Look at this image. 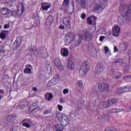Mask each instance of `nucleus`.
Returning <instances> with one entry per match:
<instances>
[{
    "instance_id": "1",
    "label": "nucleus",
    "mask_w": 131,
    "mask_h": 131,
    "mask_svg": "<svg viewBox=\"0 0 131 131\" xmlns=\"http://www.w3.org/2000/svg\"><path fill=\"white\" fill-rule=\"evenodd\" d=\"M25 11L24 6L23 4L20 3L18 5L17 12V11H11L10 9L8 8H2L1 9V13L3 15H7V17L10 16H14L15 17H20Z\"/></svg>"
},
{
    "instance_id": "36",
    "label": "nucleus",
    "mask_w": 131,
    "mask_h": 131,
    "mask_svg": "<svg viewBox=\"0 0 131 131\" xmlns=\"http://www.w3.org/2000/svg\"><path fill=\"white\" fill-rule=\"evenodd\" d=\"M10 131H18V127L14 126L11 129Z\"/></svg>"
},
{
    "instance_id": "42",
    "label": "nucleus",
    "mask_w": 131,
    "mask_h": 131,
    "mask_svg": "<svg viewBox=\"0 0 131 131\" xmlns=\"http://www.w3.org/2000/svg\"><path fill=\"white\" fill-rule=\"evenodd\" d=\"M60 103H61V104H64V103H65V100H64L63 98H61L60 100Z\"/></svg>"
},
{
    "instance_id": "12",
    "label": "nucleus",
    "mask_w": 131,
    "mask_h": 131,
    "mask_svg": "<svg viewBox=\"0 0 131 131\" xmlns=\"http://www.w3.org/2000/svg\"><path fill=\"white\" fill-rule=\"evenodd\" d=\"M80 68L81 70H82L83 73L84 75H85L88 72H89V70H90V65L88 64H83Z\"/></svg>"
},
{
    "instance_id": "40",
    "label": "nucleus",
    "mask_w": 131,
    "mask_h": 131,
    "mask_svg": "<svg viewBox=\"0 0 131 131\" xmlns=\"http://www.w3.org/2000/svg\"><path fill=\"white\" fill-rule=\"evenodd\" d=\"M86 17V14L85 13H82L81 15V18L82 19H85V17Z\"/></svg>"
},
{
    "instance_id": "20",
    "label": "nucleus",
    "mask_w": 131,
    "mask_h": 131,
    "mask_svg": "<svg viewBox=\"0 0 131 131\" xmlns=\"http://www.w3.org/2000/svg\"><path fill=\"white\" fill-rule=\"evenodd\" d=\"M53 129L55 131H63V125L61 124H57L53 127Z\"/></svg>"
},
{
    "instance_id": "52",
    "label": "nucleus",
    "mask_w": 131,
    "mask_h": 131,
    "mask_svg": "<svg viewBox=\"0 0 131 131\" xmlns=\"http://www.w3.org/2000/svg\"><path fill=\"white\" fill-rule=\"evenodd\" d=\"M2 27V26H0V28Z\"/></svg>"
},
{
    "instance_id": "7",
    "label": "nucleus",
    "mask_w": 131,
    "mask_h": 131,
    "mask_svg": "<svg viewBox=\"0 0 131 131\" xmlns=\"http://www.w3.org/2000/svg\"><path fill=\"white\" fill-rule=\"evenodd\" d=\"M113 100H110L107 101H105L101 102L99 104V107L101 109H104V108H106V107H109V106H111L112 104H113Z\"/></svg>"
},
{
    "instance_id": "34",
    "label": "nucleus",
    "mask_w": 131,
    "mask_h": 131,
    "mask_svg": "<svg viewBox=\"0 0 131 131\" xmlns=\"http://www.w3.org/2000/svg\"><path fill=\"white\" fill-rule=\"evenodd\" d=\"M62 93L63 95H66L69 93V90L68 89H64L63 90Z\"/></svg>"
},
{
    "instance_id": "19",
    "label": "nucleus",
    "mask_w": 131,
    "mask_h": 131,
    "mask_svg": "<svg viewBox=\"0 0 131 131\" xmlns=\"http://www.w3.org/2000/svg\"><path fill=\"white\" fill-rule=\"evenodd\" d=\"M104 70V68L100 64H98L95 68V72L101 73Z\"/></svg>"
},
{
    "instance_id": "48",
    "label": "nucleus",
    "mask_w": 131,
    "mask_h": 131,
    "mask_svg": "<svg viewBox=\"0 0 131 131\" xmlns=\"http://www.w3.org/2000/svg\"><path fill=\"white\" fill-rule=\"evenodd\" d=\"M59 28H60V29H64V27L63 25H60Z\"/></svg>"
},
{
    "instance_id": "9",
    "label": "nucleus",
    "mask_w": 131,
    "mask_h": 131,
    "mask_svg": "<svg viewBox=\"0 0 131 131\" xmlns=\"http://www.w3.org/2000/svg\"><path fill=\"white\" fill-rule=\"evenodd\" d=\"M16 116L15 115H11L6 117V118L4 119V122L6 123H9V122H11V121H14L15 119L16 118Z\"/></svg>"
},
{
    "instance_id": "4",
    "label": "nucleus",
    "mask_w": 131,
    "mask_h": 131,
    "mask_svg": "<svg viewBox=\"0 0 131 131\" xmlns=\"http://www.w3.org/2000/svg\"><path fill=\"white\" fill-rule=\"evenodd\" d=\"M56 116L58 119L60 121L63 120L66 124H69L70 122V118H69V116H66V114L62 113H58L57 114Z\"/></svg>"
},
{
    "instance_id": "47",
    "label": "nucleus",
    "mask_w": 131,
    "mask_h": 131,
    "mask_svg": "<svg viewBox=\"0 0 131 131\" xmlns=\"http://www.w3.org/2000/svg\"><path fill=\"white\" fill-rule=\"evenodd\" d=\"M32 90L34 91L35 92L37 91V88H36V87H34L32 88Z\"/></svg>"
},
{
    "instance_id": "17",
    "label": "nucleus",
    "mask_w": 131,
    "mask_h": 131,
    "mask_svg": "<svg viewBox=\"0 0 131 131\" xmlns=\"http://www.w3.org/2000/svg\"><path fill=\"white\" fill-rule=\"evenodd\" d=\"M67 68L69 70H72V69H74V63L71 60H69L67 63Z\"/></svg>"
},
{
    "instance_id": "8",
    "label": "nucleus",
    "mask_w": 131,
    "mask_h": 131,
    "mask_svg": "<svg viewBox=\"0 0 131 131\" xmlns=\"http://www.w3.org/2000/svg\"><path fill=\"white\" fill-rule=\"evenodd\" d=\"M131 89V86H125L118 89L117 91L118 94H123V93H126V92H129Z\"/></svg>"
},
{
    "instance_id": "16",
    "label": "nucleus",
    "mask_w": 131,
    "mask_h": 131,
    "mask_svg": "<svg viewBox=\"0 0 131 131\" xmlns=\"http://www.w3.org/2000/svg\"><path fill=\"white\" fill-rule=\"evenodd\" d=\"M55 65L59 70H64V67H63V65H62L61 61L59 59L55 60Z\"/></svg>"
},
{
    "instance_id": "2",
    "label": "nucleus",
    "mask_w": 131,
    "mask_h": 131,
    "mask_svg": "<svg viewBox=\"0 0 131 131\" xmlns=\"http://www.w3.org/2000/svg\"><path fill=\"white\" fill-rule=\"evenodd\" d=\"M94 32H95V30L89 29L85 32V35H83V34H82V35L80 34L77 42H76V46H79V45L81 43V40H82V38H83L84 36L85 40H91V39H92V35H93Z\"/></svg>"
},
{
    "instance_id": "39",
    "label": "nucleus",
    "mask_w": 131,
    "mask_h": 131,
    "mask_svg": "<svg viewBox=\"0 0 131 131\" xmlns=\"http://www.w3.org/2000/svg\"><path fill=\"white\" fill-rule=\"evenodd\" d=\"M105 38H106V37H105L104 36H101L99 37V40H100V41H103V40H104V39H105Z\"/></svg>"
},
{
    "instance_id": "33",
    "label": "nucleus",
    "mask_w": 131,
    "mask_h": 131,
    "mask_svg": "<svg viewBox=\"0 0 131 131\" xmlns=\"http://www.w3.org/2000/svg\"><path fill=\"white\" fill-rule=\"evenodd\" d=\"M64 24L66 25L67 27H69L70 26V21L69 20H67L66 21H63Z\"/></svg>"
},
{
    "instance_id": "15",
    "label": "nucleus",
    "mask_w": 131,
    "mask_h": 131,
    "mask_svg": "<svg viewBox=\"0 0 131 131\" xmlns=\"http://www.w3.org/2000/svg\"><path fill=\"white\" fill-rule=\"evenodd\" d=\"M59 82V78H54L52 79H51L49 82H48V86H53V85H55V84H57Z\"/></svg>"
},
{
    "instance_id": "32",
    "label": "nucleus",
    "mask_w": 131,
    "mask_h": 131,
    "mask_svg": "<svg viewBox=\"0 0 131 131\" xmlns=\"http://www.w3.org/2000/svg\"><path fill=\"white\" fill-rule=\"evenodd\" d=\"M63 5L66 7H68V5H69V0H64Z\"/></svg>"
},
{
    "instance_id": "23",
    "label": "nucleus",
    "mask_w": 131,
    "mask_h": 131,
    "mask_svg": "<svg viewBox=\"0 0 131 131\" xmlns=\"http://www.w3.org/2000/svg\"><path fill=\"white\" fill-rule=\"evenodd\" d=\"M31 69H32V67L30 65H27L26 66V69L24 70L25 73H30L31 72Z\"/></svg>"
},
{
    "instance_id": "14",
    "label": "nucleus",
    "mask_w": 131,
    "mask_h": 131,
    "mask_svg": "<svg viewBox=\"0 0 131 131\" xmlns=\"http://www.w3.org/2000/svg\"><path fill=\"white\" fill-rule=\"evenodd\" d=\"M60 55L62 57H68L69 55V50L66 48H62L60 49Z\"/></svg>"
},
{
    "instance_id": "27",
    "label": "nucleus",
    "mask_w": 131,
    "mask_h": 131,
    "mask_svg": "<svg viewBox=\"0 0 131 131\" xmlns=\"http://www.w3.org/2000/svg\"><path fill=\"white\" fill-rule=\"evenodd\" d=\"M131 14V10L129 9H128L127 10H126L125 11V13L123 14V17L124 18H126L127 16H129Z\"/></svg>"
},
{
    "instance_id": "46",
    "label": "nucleus",
    "mask_w": 131,
    "mask_h": 131,
    "mask_svg": "<svg viewBox=\"0 0 131 131\" xmlns=\"http://www.w3.org/2000/svg\"><path fill=\"white\" fill-rule=\"evenodd\" d=\"M3 93H4V91H3V90H0V100H1L2 99V95H1V94H3Z\"/></svg>"
},
{
    "instance_id": "10",
    "label": "nucleus",
    "mask_w": 131,
    "mask_h": 131,
    "mask_svg": "<svg viewBox=\"0 0 131 131\" xmlns=\"http://www.w3.org/2000/svg\"><path fill=\"white\" fill-rule=\"evenodd\" d=\"M52 6V4L49 2H44L41 4V8L43 11H48Z\"/></svg>"
},
{
    "instance_id": "49",
    "label": "nucleus",
    "mask_w": 131,
    "mask_h": 131,
    "mask_svg": "<svg viewBox=\"0 0 131 131\" xmlns=\"http://www.w3.org/2000/svg\"><path fill=\"white\" fill-rule=\"evenodd\" d=\"M105 131H113V129H111L110 128H106Z\"/></svg>"
},
{
    "instance_id": "38",
    "label": "nucleus",
    "mask_w": 131,
    "mask_h": 131,
    "mask_svg": "<svg viewBox=\"0 0 131 131\" xmlns=\"http://www.w3.org/2000/svg\"><path fill=\"white\" fill-rule=\"evenodd\" d=\"M51 112V110H46L43 112V114L46 115L47 114H49V113H50Z\"/></svg>"
},
{
    "instance_id": "22",
    "label": "nucleus",
    "mask_w": 131,
    "mask_h": 131,
    "mask_svg": "<svg viewBox=\"0 0 131 131\" xmlns=\"http://www.w3.org/2000/svg\"><path fill=\"white\" fill-rule=\"evenodd\" d=\"M54 96L53 95V94L51 93H48L45 94V98L47 101H51L53 99V97Z\"/></svg>"
},
{
    "instance_id": "45",
    "label": "nucleus",
    "mask_w": 131,
    "mask_h": 131,
    "mask_svg": "<svg viewBox=\"0 0 131 131\" xmlns=\"http://www.w3.org/2000/svg\"><path fill=\"white\" fill-rule=\"evenodd\" d=\"M118 62H119V63H123V60H122V59H118Z\"/></svg>"
},
{
    "instance_id": "50",
    "label": "nucleus",
    "mask_w": 131,
    "mask_h": 131,
    "mask_svg": "<svg viewBox=\"0 0 131 131\" xmlns=\"http://www.w3.org/2000/svg\"><path fill=\"white\" fill-rule=\"evenodd\" d=\"M126 77H127V78H128L129 79H131V76H128Z\"/></svg>"
},
{
    "instance_id": "43",
    "label": "nucleus",
    "mask_w": 131,
    "mask_h": 131,
    "mask_svg": "<svg viewBox=\"0 0 131 131\" xmlns=\"http://www.w3.org/2000/svg\"><path fill=\"white\" fill-rule=\"evenodd\" d=\"M85 1L86 0H80V3H81L82 5H84V4L85 3Z\"/></svg>"
},
{
    "instance_id": "3",
    "label": "nucleus",
    "mask_w": 131,
    "mask_h": 131,
    "mask_svg": "<svg viewBox=\"0 0 131 131\" xmlns=\"http://www.w3.org/2000/svg\"><path fill=\"white\" fill-rule=\"evenodd\" d=\"M107 4H108V0H102V1L99 3H96L94 4V12H96L97 13L100 12V11H102L103 8L107 6Z\"/></svg>"
},
{
    "instance_id": "11",
    "label": "nucleus",
    "mask_w": 131,
    "mask_h": 131,
    "mask_svg": "<svg viewBox=\"0 0 131 131\" xmlns=\"http://www.w3.org/2000/svg\"><path fill=\"white\" fill-rule=\"evenodd\" d=\"M96 20H97L96 17L91 16L87 18L88 24L90 25H96Z\"/></svg>"
},
{
    "instance_id": "31",
    "label": "nucleus",
    "mask_w": 131,
    "mask_h": 131,
    "mask_svg": "<svg viewBox=\"0 0 131 131\" xmlns=\"http://www.w3.org/2000/svg\"><path fill=\"white\" fill-rule=\"evenodd\" d=\"M111 113H118V112H120V110L118 108H112L111 110Z\"/></svg>"
},
{
    "instance_id": "30",
    "label": "nucleus",
    "mask_w": 131,
    "mask_h": 131,
    "mask_svg": "<svg viewBox=\"0 0 131 131\" xmlns=\"http://www.w3.org/2000/svg\"><path fill=\"white\" fill-rule=\"evenodd\" d=\"M37 109V106L33 104L30 107V111H34V110H36Z\"/></svg>"
},
{
    "instance_id": "51",
    "label": "nucleus",
    "mask_w": 131,
    "mask_h": 131,
    "mask_svg": "<svg viewBox=\"0 0 131 131\" xmlns=\"http://www.w3.org/2000/svg\"><path fill=\"white\" fill-rule=\"evenodd\" d=\"M109 34H111V32L110 31L108 32Z\"/></svg>"
},
{
    "instance_id": "24",
    "label": "nucleus",
    "mask_w": 131,
    "mask_h": 131,
    "mask_svg": "<svg viewBox=\"0 0 131 131\" xmlns=\"http://www.w3.org/2000/svg\"><path fill=\"white\" fill-rule=\"evenodd\" d=\"M77 86L78 90H79V89H82V88H83V82L81 80L78 81L77 82Z\"/></svg>"
},
{
    "instance_id": "13",
    "label": "nucleus",
    "mask_w": 131,
    "mask_h": 131,
    "mask_svg": "<svg viewBox=\"0 0 131 131\" xmlns=\"http://www.w3.org/2000/svg\"><path fill=\"white\" fill-rule=\"evenodd\" d=\"M9 33V31L8 30H3L1 31L0 33V38H1L3 40L6 39Z\"/></svg>"
},
{
    "instance_id": "26",
    "label": "nucleus",
    "mask_w": 131,
    "mask_h": 131,
    "mask_svg": "<svg viewBox=\"0 0 131 131\" xmlns=\"http://www.w3.org/2000/svg\"><path fill=\"white\" fill-rule=\"evenodd\" d=\"M103 85H102V86L103 87V92H105V91H108L109 90V88L110 86H109V84H108L107 83H103Z\"/></svg>"
},
{
    "instance_id": "35",
    "label": "nucleus",
    "mask_w": 131,
    "mask_h": 131,
    "mask_svg": "<svg viewBox=\"0 0 131 131\" xmlns=\"http://www.w3.org/2000/svg\"><path fill=\"white\" fill-rule=\"evenodd\" d=\"M57 108H58L59 111H62V110H63V106H62L60 104H58L57 105Z\"/></svg>"
},
{
    "instance_id": "29",
    "label": "nucleus",
    "mask_w": 131,
    "mask_h": 131,
    "mask_svg": "<svg viewBox=\"0 0 131 131\" xmlns=\"http://www.w3.org/2000/svg\"><path fill=\"white\" fill-rule=\"evenodd\" d=\"M103 83L99 84L98 90L99 92H104V90H103V89H104V87L103 86Z\"/></svg>"
},
{
    "instance_id": "41",
    "label": "nucleus",
    "mask_w": 131,
    "mask_h": 131,
    "mask_svg": "<svg viewBox=\"0 0 131 131\" xmlns=\"http://www.w3.org/2000/svg\"><path fill=\"white\" fill-rule=\"evenodd\" d=\"M9 27H10V24H7L4 25V29H8V28H9Z\"/></svg>"
},
{
    "instance_id": "28",
    "label": "nucleus",
    "mask_w": 131,
    "mask_h": 131,
    "mask_svg": "<svg viewBox=\"0 0 131 131\" xmlns=\"http://www.w3.org/2000/svg\"><path fill=\"white\" fill-rule=\"evenodd\" d=\"M54 21V17L53 16H49L47 20V22L48 23L52 24Z\"/></svg>"
},
{
    "instance_id": "25",
    "label": "nucleus",
    "mask_w": 131,
    "mask_h": 131,
    "mask_svg": "<svg viewBox=\"0 0 131 131\" xmlns=\"http://www.w3.org/2000/svg\"><path fill=\"white\" fill-rule=\"evenodd\" d=\"M105 54L107 55V56H111V53H110V50H109V48L107 46H105L104 47Z\"/></svg>"
},
{
    "instance_id": "21",
    "label": "nucleus",
    "mask_w": 131,
    "mask_h": 131,
    "mask_svg": "<svg viewBox=\"0 0 131 131\" xmlns=\"http://www.w3.org/2000/svg\"><path fill=\"white\" fill-rule=\"evenodd\" d=\"M122 76V74L118 72H114L113 75V78H115V79H118V78H120Z\"/></svg>"
},
{
    "instance_id": "44",
    "label": "nucleus",
    "mask_w": 131,
    "mask_h": 131,
    "mask_svg": "<svg viewBox=\"0 0 131 131\" xmlns=\"http://www.w3.org/2000/svg\"><path fill=\"white\" fill-rule=\"evenodd\" d=\"M114 53H116L118 51V49H117V47L116 46H114Z\"/></svg>"
},
{
    "instance_id": "6",
    "label": "nucleus",
    "mask_w": 131,
    "mask_h": 131,
    "mask_svg": "<svg viewBox=\"0 0 131 131\" xmlns=\"http://www.w3.org/2000/svg\"><path fill=\"white\" fill-rule=\"evenodd\" d=\"M75 35L73 33H69L64 38L66 45H69L71 41L74 39Z\"/></svg>"
},
{
    "instance_id": "5",
    "label": "nucleus",
    "mask_w": 131,
    "mask_h": 131,
    "mask_svg": "<svg viewBox=\"0 0 131 131\" xmlns=\"http://www.w3.org/2000/svg\"><path fill=\"white\" fill-rule=\"evenodd\" d=\"M112 34L114 37H118L120 34V27L119 26L116 25L113 26L112 29Z\"/></svg>"
},
{
    "instance_id": "37",
    "label": "nucleus",
    "mask_w": 131,
    "mask_h": 131,
    "mask_svg": "<svg viewBox=\"0 0 131 131\" xmlns=\"http://www.w3.org/2000/svg\"><path fill=\"white\" fill-rule=\"evenodd\" d=\"M17 0H6L7 4H12L14 2H16Z\"/></svg>"
},
{
    "instance_id": "18",
    "label": "nucleus",
    "mask_w": 131,
    "mask_h": 131,
    "mask_svg": "<svg viewBox=\"0 0 131 131\" xmlns=\"http://www.w3.org/2000/svg\"><path fill=\"white\" fill-rule=\"evenodd\" d=\"M31 123V121L29 119H26L23 121V126H25V127H30V124Z\"/></svg>"
}]
</instances>
